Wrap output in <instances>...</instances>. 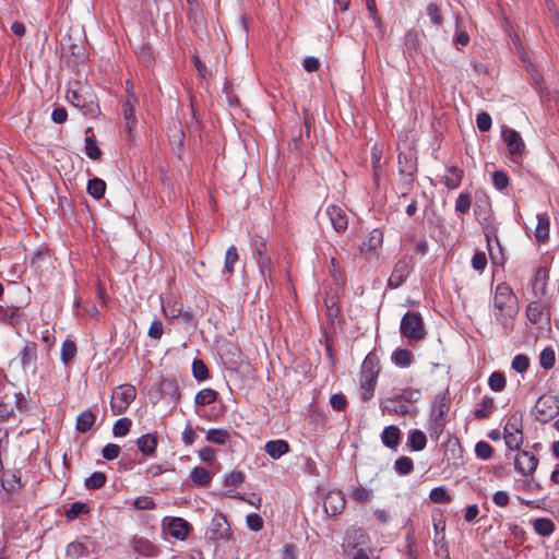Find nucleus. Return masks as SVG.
<instances>
[{"label":"nucleus","mask_w":559,"mask_h":559,"mask_svg":"<svg viewBox=\"0 0 559 559\" xmlns=\"http://www.w3.org/2000/svg\"><path fill=\"white\" fill-rule=\"evenodd\" d=\"M345 497L340 490H331L323 498V508L328 515L335 516L345 509Z\"/></svg>","instance_id":"f8f14e48"},{"label":"nucleus","mask_w":559,"mask_h":559,"mask_svg":"<svg viewBox=\"0 0 559 559\" xmlns=\"http://www.w3.org/2000/svg\"><path fill=\"white\" fill-rule=\"evenodd\" d=\"M495 409V400L490 396H484L475 406L474 416L477 419H485L490 417Z\"/></svg>","instance_id":"b1692460"},{"label":"nucleus","mask_w":559,"mask_h":559,"mask_svg":"<svg viewBox=\"0 0 559 559\" xmlns=\"http://www.w3.org/2000/svg\"><path fill=\"white\" fill-rule=\"evenodd\" d=\"M427 15L429 16L431 23L437 26L441 27L443 24V17L441 14L440 7L437 3L430 2L428 3L426 8Z\"/></svg>","instance_id":"37998d69"},{"label":"nucleus","mask_w":559,"mask_h":559,"mask_svg":"<svg viewBox=\"0 0 559 559\" xmlns=\"http://www.w3.org/2000/svg\"><path fill=\"white\" fill-rule=\"evenodd\" d=\"M133 548L136 552L143 556H153L155 554L154 545L145 538H138L133 543Z\"/></svg>","instance_id":"c03bdc74"},{"label":"nucleus","mask_w":559,"mask_h":559,"mask_svg":"<svg viewBox=\"0 0 559 559\" xmlns=\"http://www.w3.org/2000/svg\"><path fill=\"white\" fill-rule=\"evenodd\" d=\"M379 371L378 357L374 354H368L362 361L360 377L378 379Z\"/></svg>","instance_id":"6ab92c4d"},{"label":"nucleus","mask_w":559,"mask_h":559,"mask_svg":"<svg viewBox=\"0 0 559 559\" xmlns=\"http://www.w3.org/2000/svg\"><path fill=\"white\" fill-rule=\"evenodd\" d=\"M519 312L518 297L507 283L497 285L493 295V314L506 332L514 326V318Z\"/></svg>","instance_id":"f257e3e1"},{"label":"nucleus","mask_w":559,"mask_h":559,"mask_svg":"<svg viewBox=\"0 0 559 559\" xmlns=\"http://www.w3.org/2000/svg\"><path fill=\"white\" fill-rule=\"evenodd\" d=\"M511 367L514 371L523 373L530 367V358L524 354H518L513 357Z\"/></svg>","instance_id":"5fc2aeb1"},{"label":"nucleus","mask_w":559,"mask_h":559,"mask_svg":"<svg viewBox=\"0 0 559 559\" xmlns=\"http://www.w3.org/2000/svg\"><path fill=\"white\" fill-rule=\"evenodd\" d=\"M487 265L486 254L481 251H476L472 258V266L475 271L483 272Z\"/></svg>","instance_id":"338daca9"},{"label":"nucleus","mask_w":559,"mask_h":559,"mask_svg":"<svg viewBox=\"0 0 559 559\" xmlns=\"http://www.w3.org/2000/svg\"><path fill=\"white\" fill-rule=\"evenodd\" d=\"M95 421L96 415L92 411L86 409L76 417L75 429L81 433H85L94 426Z\"/></svg>","instance_id":"393cba45"},{"label":"nucleus","mask_w":559,"mask_h":559,"mask_svg":"<svg viewBox=\"0 0 559 559\" xmlns=\"http://www.w3.org/2000/svg\"><path fill=\"white\" fill-rule=\"evenodd\" d=\"M369 544L368 534L360 527L352 526L345 533L342 549L344 555H347L359 549L369 548Z\"/></svg>","instance_id":"6e6552de"},{"label":"nucleus","mask_w":559,"mask_h":559,"mask_svg":"<svg viewBox=\"0 0 559 559\" xmlns=\"http://www.w3.org/2000/svg\"><path fill=\"white\" fill-rule=\"evenodd\" d=\"M537 225L535 228V238L538 242H544L549 238L550 221L547 214H537Z\"/></svg>","instance_id":"4be33fe9"},{"label":"nucleus","mask_w":559,"mask_h":559,"mask_svg":"<svg viewBox=\"0 0 559 559\" xmlns=\"http://www.w3.org/2000/svg\"><path fill=\"white\" fill-rule=\"evenodd\" d=\"M264 451L273 460H278L281 456L289 452V444L287 441L282 439L270 440L264 444Z\"/></svg>","instance_id":"a211bd4d"},{"label":"nucleus","mask_w":559,"mask_h":559,"mask_svg":"<svg viewBox=\"0 0 559 559\" xmlns=\"http://www.w3.org/2000/svg\"><path fill=\"white\" fill-rule=\"evenodd\" d=\"M106 475L103 472H94L90 477L85 478L84 485L90 490H97L106 483Z\"/></svg>","instance_id":"58836bf2"},{"label":"nucleus","mask_w":559,"mask_h":559,"mask_svg":"<svg viewBox=\"0 0 559 559\" xmlns=\"http://www.w3.org/2000/svg\"><path fill=\"white\" fill-rule=\"evenodd\" d=\"M556 355L552 347H545L539 355V365L543 369L549 370L555 366Z\"/></svg>","instance_id":"a19ab883"},{"label":"nucleus","mask_w":559,"mask_h":559,"mask_svg":"<svg viewBox=\"0 0 559 559\" xmlns=\"http://www.w3.org/2000/svg\"><path fill=\"white\" fill-rule=\"evenodd\" d=\"M538 464V459L528 451H521L514 457V468L524 476H531Z\"/></svg>","instance_id":"ddd939ff"},{"label":"nucleus","mask_w":559,"mask_h":559,"mask_svg":"<svg viewBox=\"0 0 559 559\" xmlns=\"http://www.w3.org/2000/svg\"><path fill=\"white\" fill-rule=\"evenodd\" d=\"M492 183L498 190L502 191L509 186V176L503 170H496L492 174Z\"/></svg>","instance_id":"052dcab7"},{"label":"nucleus","mask_w":559,"mask_h":559,"mask_svg":"<svg viewBox=\"0 0 559 559\" xmlns=\"http://www.w3.org/2000/svg\"><path fill=\"white\" fill-rule=\"evenodd\" d=\"M190 528V524L181 518H174L167 523L168 534L180 540H185L188 537Z\"/></svg>","instance_id":"2eb2a0df"},{"label":"nucleus","mask_w":559,"mask_h":559,"mask_svg":"<svg viewBox=\"0 0 559 559\" xmlns=\"http://www.w3.org/2000/svg\"><path fill=\"white\" fill-rule=\"evenodd\" d=\"M463 178V169L456 166H450L447 168L444 176V185L448 189H457Z\"/></svg>","instance_id":"cd10ccee"},{"label":"nucleus","mask_w":559,"mask_h":559,"mask_svg":"<svg viewBox=\"0 0 559 559\" xmlns=\"http://www.w3.org/2000/svg\"><path fill=\"white\" fill-rule=\"evenodd\" d=\"M106 190V183L99 178H93L87 182V192L94 199H100L104 197Z\"/></svg>","instance_id":"e433bc0d"},{"label":"nucleus","mask_w":559,"mask_h":559,"mask_svg":"<svg viewBox=\"0 0 559 559\" xmlns=\"http://www.w3.org/2000/svg\"><path fill=\"white\" fill-rule=\"evenodd\" d=\"M192 373L198 381H204L209 378V369L201 359L193 360Z\"/></svg>","instance_id":"603ef678"},{"label":"nucleus","mask_w":559,"mask_h":559,"mask_svg":"<svg viewBox=\"0 0 559 559\" xmlns=\"http://www.w3.org/2000/svg\"><path fill=\"white\" fill-rule=\"evenodd\" d=\"M429 498L435 503H450L452 501L451 496L442 486L433 488L429 493Z\"/></svg>","instance_id":"de8ad7c7"},{"label":"nucleus","mask_w":559,"mask_h":559,"mask_svg":"<svg viewBox=\"0 0 559 559\" xmlns=\"http://www.w3.org/2000/svg\"><path fill=\"white\" fill-rule=\"evenodd\" d=\"M239 260V255L237 252V248L235 246H230L225 254V271L228 274L234 273V266L236 262Z\"/></svg>","instance_id":"3c124183"},{"label":"nucleus","mask_w":559,"mask_h":559,"mask_svg":"<svg viewBox=\"0 0 559 559\" xmlns=\"http://www.w3.org/2000/svg\"><path fill=\"white\" fill-rule=\"evenodd\" d=\"M206 536L209 539L213 542L219 540H228L231 536L230 526L227 522V519L222 513H216L212 521L211 525L206 532Z\"/></svg>","instance_id":"1a4fd4ad"},{"label":"nucleus","mask_w":559,"mask_h":559,"mask_svg":"<svg viewBox=\"0 0 559 559\" xmlns=\"http://www.w3.org/2000/svg\"><path fill=\"white\" fill-rule=\"evenodd\" d=\"M412 269L413 264L411 258L404 257L400 259L395 263L393 271L389 277L388 286L392 289L400 287L406 281Z\"/></svg>","instance_id":"9d476101"},{"label":"nucleus","mask_w":559,"mask_h":559,"mask_svg":"<svg viewBox=\"0 0 559 559\" xmlns=\"http://www.w3.org/2000/svg\"><path fill=\"white\" fill-rule=\"evenodd\" d=\"M559 414V396L543 394L534 406L535 418L540 423H548Z\"/></svg>","instance_id":"423d86ee"},{"label":"nucleus","mask_w":559,"mask_h":559,"mask_svg":"<svg viewBox=\"0 0 559 559\" xmlns=\"http://www.w3.org/2000/svg\"><path fill=\"white\" fill-rule=\"evenodd\" d=\"M224 485L229 487H238L245 481V474L240 471H234L224 476Z\"/></svg>","instance_id":"4d7b16f0"},{"label":"nucleus","mask_w":559,"mask_h":559,"mask_svg":"<svg viewBox=\"0 0 559 559\" xmlns=\"http://www.w3.org/2000/svg\"><path fill=\"white\" fill-rule=\"evenodd\" d=\"M394 468L400 475H408L414 469L413 460L408 456H400L394 463Z\"/></svg>","instance_id":"79ce46f5"},{"label":"nucleus","mask_w":559,"mask_h":559,"mask_svg":"<svg viewBox=\"0 0 559 559\" xmlns=\"http://www.w3.org/2000/svg\"><path fill=\"white\" fill-rule=\"evenodd\" d=\"M506 377L500 371H495L488 379V385L492 391L500 392L506 388Z\"/></svg>","instance_id":"a18cd8bd"},{"label":"nucleus","mask_w":559,"mask_h":559,"mask_svg":"<svg viewBox=\"0 0 559 559\" xmlns=\"http://www.w3.org/2000/svg\"><path fill=\"white\" fill-rule=\"evenodd\" d=\"M138 104V98L133 93H130L127 100L122 105V115L124 118V129L130 133L136 123L134 116V106Z\"/></svg>","instance_id":"dca6fc26"},{"label":"nucleus","mask_w":559,"mask_h":559,"mask_svg":"<svg viewBox=\"0 0 559 559\" xmlns=\"http://www.w3.org/2000/svg\"><path fill=\"white\" fill-rule=\"evenodd\" d=\"M136 396V390L131 384L118 385L111 395L110 406L114 415L123 414L129 405L134 401Z\"/></svg>","instance_id":"0eeeda50"},{"label":"nucleus","mask_w":559,"mask_h":559,"mask_svg":"<svg viewBox=\"0 0 559 559\" xmlns=\"http://www.w3.org/2000/svg\"><path fill=\"white\" fill-rule=\"evenodd\" d=\"M37 359V344L34 342H25L23 349L20 353L21 365L26 368L34 364Z\"/></svg>","instance_id":"bb28decb"},{"label":"nucleus","mask_w":559,"mask_h":559,"mask_svg":"<svg viewBox=\"0 0 559 559\" xmlns=\"http://www.w3.org/2000/svg\"><path fill=\"white\" fill-rule=\"evenodd\" d=\"M400 332L409 343L424 340L426 331L421 316L418 312L407 311L401 320Z\"/></svg>","instance_id":"20e7f679"},{"label":"nucleus","mask_w":559,"mask_h":559,"mask_svg":"<svg viewBox=\"0 0 559 559\" xmlns=\"http://www.w3.org/2000/svg\"><path fill=\"white\" fill-rule=\"evenodd\" d=\"M90 511V507L84 502H73L70 508L66 511V516L69 520H74L76 516L83 513H87Z\"/></svg>","instance_id":"6e6d98bb"},{"label":"nucleus","mask_w":559,"mask_h":559,"mask_svg":"<svg viewBox=\"0 0 559 559\" xmlns=\"http://www.w3.org/2000/svg\"><path fill=\"white\" fill-rule=\"evenodd\" d=\"M246 523L251 531L259 532L263 528L264 521L260 514L250 513L246 518Z\"/></svg>","instance_id":"e2e57ef3"},{"label":"nucleus","mask_w":559,"mask_h":559,"mask_svg":"<svg viewBox=\"0 0 559 559\" xmlns=\"http://www.w3.org/2000/svg\"><path fill=\"white\" fill-rule=\"evenodd\" d=\"M377 380L378 379H373V378H365V377H360V396L362 399V401H369L373 394H374V389H376V385H377Z\"/></svg>","instance_id":"2f4dec72"},{"label":"nucleus","mask_w":559,"mask_h":559,"mask_svg":"<svg viewBox=\"0 0 559 559\" xmlns=\"http://www.w3.org/2000/svg\"><path fill=\"white\" fill-rule=\"evenodd\" d=\"M120 451L121 449L118 444L108 443L103 448L102 455L104 459L112 461L119 456Z\"/></svg>","instance_id":"69168bd1"},{"label":"nucleus","mask_w":559,"mask_h":559,"mask_svg":"<svg viewBox=\"0 0 559 559\" xmlns=\"http://www.w3.org/2000/svg\"><path fill=\"white\" fill-rule=\"evenodd\" d=\"M230 435L225 429H210L206 432V440L215 444L223 445L228 441Z\"/></svg>","instance_id":"4c0bfd02"},{"label":"nucleus","mask_w":559,"mask_h":559,"mask_svg":"<svg viewBox=\"0 0 559 559\" xmlns=\"http://www.w3.org/2000/svg\"><path fill=\"white\" fill-rule=\"evenodd\" d=\"M491 117L489 114L483 111L477 115L476 124L479 131L486 132L491 128Z\"/></svg>","instance_id":"774afa93"},{"label":"nucleus","mask_w":559,"mask_h":559,"mask_svg":"<svg viewBox=\"0 0 559 559\" xmlns=\"http://www.w3.org/2000/svg\"><path fill=\"white\" fill-rule=\"evenodd\" d=\"M131 426H132L131 419H129L127 417L120 418L115 423V425L112 427V433L115 437H123V436L128 435Z\"/></svg>","instance_id":"8fccbe9b"},{"label":"nucleus","mask_w":559,"mask_h":559,"mask_svg":"<svg viewBox=\"0 0 559 559\" xmlns=\"http://www.w3.org/2000/svg\"><path fill=\"white\" fill-rule=\"evenodd\" d=\"M502 139L508 146V152L512 156H521L525 152V143L521 134L511 128H503Z\"/></svg>","instance_id":"9b49d317"},{"label":"nucleus","mask_w":559,"mask_h":559,"mask_svg":"<svg viewBox=\"0 0 559 559\" xmlns=\"http://www.w3.org/2000/svg\"><path fill=\"white\" fill-rule=\"evenodd\" d=\"M399 174L402 177L403 192L401 198L407 197V191L413 188L415 174L417 173V159L412 152L400 153L397 156Z\"/></svg>","instance_id":"39448f33"},{"label":"nucleus","mask_w":559,"mask_h":559,"mask_svg":"<svg viewBox=\"0 0 559 559\" xmlns=\"http://www.w3.org/2000/svg\"><path fill=\"white\" fill-rule=\"evenodd\" d=\"M138 449L147 456H151L155 453L157 447V439L155 436L151 433H146L141 436L136 440Z\"/></svg>","instance_id":"a878e982"},{"label":"nucleus","mask_w":559,"mask_h":559,"mask_svg":"<svg viewBox=\"0 0 559 559\" xmlns=\"http://www.w3.org/2000/svg\"><path fill=\"white\" fill-rule=\"evenodd\" d=\"M190 479L199 487H207L211 484L212 476L206 468L197 466L192 468Z\"/></svg>","instance_id":"c756f323"},{"label":"nucleus","mask_w":559,"mask_h":559,"mask_svg":"<svg viewBox=\"0 0 559 559\" xmlns=\"http://www.w3.org/2000/svg\"><path fill=\"white\" fill-rule=\"evenodd\" d=\"M486 239H487L488 251H489V257L491 259V262L495 265H503L504 257H503V253H502V248H501V246L499 243V239L495 236L496 243H497V249L496 250L491 246V239H490L489 234H486Z\"/></svg>","instance_id":"473e14b6"},{"label":"nucleus","mask_w":559,"mask_h":559,"mask_svg":"<svg viewBox=\"0 0 559 559\" xmlns=\"http://www.w3.org/2000/svg\"><path fill=\"white\" fill-rule=\"evenodd\" d=\"M472 205V198L468 193H461L455 202V211L462 214L467 213Z\"/></svg>","instance_id":"680f3d73"},{"label":"nucleus","mask_w":559,"mask_h":559,"mask_svg":"<svg viewBox=\"0 0 559 559\" xmlns=\"http://www.w3.org/2000/svg\"><path fill=\"white\" fill-rule=\"evenodd\" d=\"M257 264H258V267H259V272H260V275L262 276L264 283L266 285L269 284H273L274 282V277H273V262H272V259L270 255L267 257H260L258 259H254Z\"/></svg>","instance_id":"412c9836"},{"label":"nucleus","mask_w":559,"mask_h":559,"mask_svg":"<svg viewBox=\"0 0 559 559\" xmlns=\"http://www.w3.org/2000/svg\"><path fill=\"white\" fill-rule=\"evenodd\" d=\"M350 497L357 502H367L371 500L372 492L362 486H358L352 489Z\"/></svg>","instance_id":"13d9d810"},{"label":"nucleus","mask_w":559,"mask_h":559,"mask_svg":"<svg viewBox=\"0 0 559 559\" xmlns=\"http://www.w3.org/2000/svg\"><path fill=\"white\" fill-rule=\"evenodd\" d=\"M475 453L481 460H488L492 455V447L485 441H479L475 445Z\"/></svg>","instance_id":"0e129e2a"},{"label":"nucleus","mask_w":559,"mask_h":559,"mask_svg":"<svg viewBox=\"0 0 559 559\" xmlns=\"http://www.w3.org/2000/svg\"><path fill=\"white\" fill-rule=\"evenodd\" d=\"M76 344L72 340H66L61 345L60 358L64 365H68L76 355Z\"/></svg>","instance_id":"c9c22d12"},{"label":"nucleus","mask_w":559,"mask_h":559,"mask_svg":"<svg viewBox=\"0 0 559 559\" xmlns=\"http://www.w3.org/2000/svg\"><path fill=\"white\" fill-rule=\"evenodd\" d=\"M326 215L336 233H344L348 226V217L344 209L331 204L326 206Z\"/></svg>","instance_id":"4468645a"},{"label":"nucleus","mask_w":559,"mask_h":559,"mask_svg":"<svg viewBox=\"0 0 559 559\" xmlns=\"http://www.w3.org/2000/svg\"><path fill=\"white\" fill-rule=\"evenodd\" d=\"M85 153L91 159H98L102 155V151L96 144L94 134L85 138Z\"/></svg>","instance_id":"864d4df0"},{"label":"nucleus","mask_w":559,"mask_h":559,"mask_svg":"<svg viewBox=\"0 0 559 559\" xmlns=\"http://www.w3.org/2000/svg\"><path fill=\"white\" fill-rule=\"evenodd\" d=\"M506 445L510 450H518L521 444L523 443V435L522 433H515V432H509L504 433L503 436Z\"/></svg>","instance_id":"bf43d9fd"},{"label":"nucleus","mask_w":559,"mask_h":559,"mask_svg":"<svg viewBox=\"0 0 559 559\" xmlns=\"http://www.w3.org/2000/svg\"><path fill=\"white\" fill-rule=\"evenodd\" d=\"M251 249H252V255L254 259L269 255L267 242L261 236L253 235L251 237Z\"/></svg>","instance_id":"7c9ffc66"},{"label":"nucleus","mask_w":559,"mask_h":559,"mask_svg":"<svg viewBox=\"0 0 559 559\" xmlns=\"http://www.w3.org/2000/svg\"><path fill=\"white\" fill-rule=\"evenodd\" d=\"M3 317L12 326L19 325L23 321V313L16 307L3 310Z\"/></svg>","instance_id":"09e8293b"},{"label":"nucleus","mask_w":559,"mask_h":559,"mask_svg":"<svg viewBox=\"0 0 559 559\" xmlns=\"http://www.w3.org/2000/svg\"><path fill=\"white\" fill-rule=\"evenodd\" d=\"M392 360L401 367H408L413 361V354L408 349L399 348L394 350Z\"/></svg>","instance_id":"ea45409f"},{"label":"nucleus","mask_w":559,"mask_h":559,"mask_svg":"<svg viewBox=\"0 0 559 559\" xmlns=\"http://www.w3.org/2000/svg\"><path fill=\"white\" fill-rule=\"evenodd\" d=\"M402 432L397 426L390 425L381 432L382 443L392 450H395L401 442Z\"/></svg>","instance_id":"f3484780"},{"label":"nucleus","mask_w":559,"mask_h":559,"mask_svg":"<svg viewBox=\"0 0 559 559\" xmlns=\"http://www.w3.org/2000/svg\"><path fill=\"white\" fill-rule=\"evenodd\" d=\"M427 437L419 429H412L408 431L407 447L412 451H421L426 448Z\"/></svg>","instance_id":"5701e85b"},{"label":"nucleus","mask_w":559,"mask_h":559,"mask_svg":"<svg viewBox=\"0 0 559 559\" xmlns=\"http://www.w3.org/2000/svg\"><path fill=\"white\" fill-rule=\"evenodd\" d=\"M383 233L381 229L374 228L369 234L367 239L361 243V252H376L382 246Z\"/></svg>","instance_id":"aec40b11"},{"label":"nucleus","mask_w":559,"mask_h":559,"mask_svg":"<svg viewBox=\"0 0 559 559\" xmlns=\"http://www.w3.org/2000/svg\"><path fill=\"white\" fill-rule=\"evenodd\" d=\"M160 392L165 396H169L170 400L177 404L180 400L179 385L174 379H164L160 382Z\"/></svg>","instance_id":"c85d7f7f"},{"label":"nucleus","mask_w":559,"mask_h":559,"mask_svg":"<svg viewBox=\"0 0 559 559\" xmlns=\"http://www.w3.org/2000/svg\"><path fill=\"white\" fill-rule=\"evenodd\" d=\"M216 399L217 392L213 389L206 388L197 393L194 403L199 406H205L214 403Z\"/></svg>","instance_id":"72a5a7b5"},{"label":"nucleus","mask_w":559,"mask_h":559,"mask_svg":"<svg viewBox=\"0 0 559 559\" xmlns=\"http://www.w3.org/2000/svg\"><path fill=\"white\" fill-rule=\"evenodd\" d=\"M421 392L414 388H403L394 391L392 395L380 402L382 413L393 415H411L415 416L418 412L415 406L416 402L420 399Z\"/></svg>","instance_id":"f03ea898"},{"label":"nucleus","mask_w":559,"mask_h":559,"mask_svg":"<svg viewBox=\"0 0 559 559\" xmlns=\"http://www.w3.org/2000/svg\"><path fill=\"white\" fill-rule=\"evenodd\" d=\"M67 100L76 107L84 116L96 117L99 114L97 97L90 87L69 88Z\"/></svg>","instance_id":"7ed1b4c3"},{"label":"nucleus","mask_w":559,"mask_h":559,"mask_svg":"<svg viewBox=\"0 0 559 559\" xmlns=\"http://www.w3.org/2000/svg\"><path fill=\"white\" fill-rule=\"evenodd\" d=\"M526 316L532 323H538L543 317V307L540 302H530L526 307Z\"/></svg>","instance_id":"49530a36"},{"label":"nucleus","mask_w":559,"mask_h":559,"mask_svg":"<svg viewBox=\"0 0 559 559\" xmlns=\"http://www.w3.org/2000/svg\"><path fill=\"white\" fill-rule=\"evenodd\" d=\"M533 525L535 532L543 537L549 536L555 531V524L551 520L546 518L536 519Z\"/></svg>","instance_id":"f704fd0d"}]
</instances>
